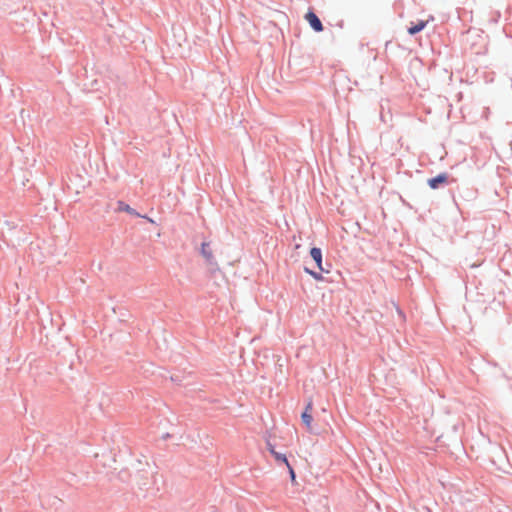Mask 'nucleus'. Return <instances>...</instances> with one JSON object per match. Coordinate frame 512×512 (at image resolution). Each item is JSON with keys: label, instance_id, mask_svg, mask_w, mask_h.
Here are the masks:
<instances>
[{"label": "nucleus", "instance_id": "nucleus-1", "mask_svg": "<svg viewBox=\"0 0 512 512\" xmlns=\"http://www.w3.org/2000/svg\"><path fill=\"white\" fill-rule=\"evenodd\" d=\"M305 19L308 21V23L310 24V26L312 27V29L316 32H321L323 31V25L320 21V19L318 18V16L312 12V11H309L306 13L305 15Z\"/></svg>", "mask_w": 512, "mask_h": 512}, {"label": "nucleus", "instance_id": "nucleus-2", "mask_svg": "<svg viewBox=\"0 0 512 512\" xmlns=\"http://www.w3.org/2000/svg\"><path fill=\"white\" fill-rule=\"evenodd\" d=\"M201 255L204 257V259L206 260V262L208 264H216L215 262V258H214V255H213V251L211 249V246H210V243L209 242H203L201 244Z\"/></svg>", "mask_w": 512, "mask_h": 512}, {"label": "nucleus", "instance_id": "nucleus-3", "mask_svg": "<svg viewBox=\"0 0 512 512\" xmlns=\"http://www.w3.org/2000/svg\"><path fill=\"white\" fill-rule=\"evenodd\" d=\"M448 182V175L446 173H441L434 178L428 180V185L432 189L439 188L440 185L446 184Z\"/></svg>", "mask_w": 512, "mask_h": 512}, {"label": "nucleus", "instance_id": "nucleus-4", "mask_svg": "<svg viewBox=\"0 0 512 512\" xmlns=\"http://www.w3.org/2000/svg\"><path fill=\"white\" fill-rule=\"evenodd\" d=\"M310 255L313 258V260L316 262L317 267L319 268L320 271L326 272V273L329 272V270H326V269H324L322 267V252H321V249L313 247L310 250Z\"/></svg>", "mask_w": 512, "mask_h": 512}, {"label": "nucleus", "instance_id": "nucleus-5", "mask_svg": "<svg viewBox=\"0 0 512 512\" xmlns=\"http://www.w3.org/2000/svg\"><path fill=\"white\" fill-rule=\"evenodd\" d=\"M311 411H312V403L309 402L306 406L305 411L301 415V419H302L303 423L306 425L308 430H311V424H312V420H313Z\"/></svg>", "mask_w": 512, "mask_h": 512}, {"label": "nucleus", "instance_id": "nucleus-6", "mask_svg": "<svg viewBox=\"0 0 512 512\" xmlns=\"http://www.w3.org/2000/svg\"><path fill=\"white\" fill-rule=\"evenodd\" d=\"M118 211H123V212H126L130 215H134V216H140L139 213H137L133 208H131L128 204H126L125 202L123 201H119L118 202V208H117Z\"/></svg>", "mask_w": 512, "mask_h": 512}, {"label": "nucleus", "instance_id": "nucleus-7", "mask_svg": "<svg viewBox=\"0 0 512 512\" xmlns=\"http://www.w3.org/2000/svg\"><path fill=\"white\" fill-rule=\"evenodd\" d=\"M270 453L274 456L275 460L278 462L284 463L286 466H289V462L284 454L278 453L273 446L269 447Z\"/></svg>", "mask_w": 512, "mask_h": 512}, {"label": "nucleus", "instance_id": "nucleus-8", "mask_svg": "<svg viewBox=\"0 0 512 512\" xmlns=\"http://www.w3.org/2000/svg\"><path fill=\"white\" fill-rule=\"evenodd\" d=\"M428 22H429V20L419 21L416 25H413L408 29V33L411 35H414L420 31H422L426 27Z\"/></svg>", "mask_w": 512, "mask_h": 512}, {"label": "nucleus", "instance_id": "nucleus-9", "mask_svg": "<svg viewBox=\"0 0 512 512\" xmlns=\"http://www.w3.org/2000/svg\"><path fill=\"white\" fill-rule=\"evenodd\" d=\"M304 271L306 273H308L309 275H311L317 281H322L323 280V276L320 273L312 271V270H310L308 268H305Z\"/></svg>", "mask_w": 512, "mask_h": 512}, {"label": "nucleus", "instance_id": "nucleus-10", "mask_svg": "<svg viewBox=\"0 0 512 512\" xmlns=\"http://www.w3.org/2000/svg\"><path fill=\"white\" fill-rule=\"evenodd\" d=\"M288 470H289V474H290V477H291V480L292 482L295 481V472L293 470V468L291 467V465L289 464V466H287Z\"/></svg>", "mask_w": 512, "mask_h": 512}]
</instances>
